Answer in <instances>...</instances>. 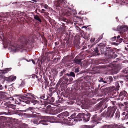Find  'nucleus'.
<instances>
[{
  "label": "nucleus",
  "mask_w": 128,
  "mask_h": 128,
  "mask_svg": "<svg viewBox=\"0 0 128 128\" xmlns=\"http://www.w3.org/2000/svg\"><path fill=\"white\" fill-rule=\"evenodd\" d=\"M90 116L89 115H86L85 114L83 119V120L85 122H88L90 119Z\"/></svg>",
  "instance_id": "4"
},
{
  "label": "nucleus",
  "mask_w": 128,
  "mask_h": 128,
  "mask_svg": "<svg viewBox=\"0 0 128 128\" xmlns=\"http://www.w3.org/2000/svg\"><path fill=\"white\" fill-rule=\"evenodd\" d=\"M11 70V68H8L4 70H0V73H1L3 74H5L8 72L10 71Z\"/></svg>",
  "instance_id": "5"
},
{
  "label": "nucleus",
  "mask_w": 128,
  "mask_h": 128,
  "mask_svg": "<svg viewBox=\"0 0 128 128\" xmlns=\"http://www.w3.org/2000/svg\"><path fill=\"white\" fill-rule=\"evenodd\" d=\"M123 40L122 38H120V39L117 40L118 42H119V43H121Z\"/></svg>",
  "instance_id": "14"
},
{
  "label": "nucleus",
  "mask_w": 128,
  "mask_h": 128,
  "mask_svg": "<svg viewBox=\"0 0 128 128\" xmlns=\"http://www.w3.org/2000/svg\"><path fill=\"white\" fill-rule=\"evenodd\" d=\"M34 18L35 20L39 21L40 23H41L42 22L41 20L40 19L39 17L37 15L35 16L34 17Z\"/></svg>",
  "instance_id": "6"
},
{
  "label": "nucleus",
  "mask_w": 128,
  "mask_h": 128,
  "mask_svg": "<svg viewBox=\"0 0 128 128\" xmlns=\"http://www.w3.org/2000/svg\"><path fill=\"white\" fill-rule=\"evenodd\" d=\"M95 40V39L94 38H93L91 39V41L92 42H94Z\"/></svg>",
  "instance_id": "17"
},
{
  "label": "nucleus",
  "mask_w": 128,
  "mask_h": 128,
  "mask_svg": "<svg viewBox=\"0 0 128 128\" xmlns=\"http://www.w3.org/2000/svg\"><path fill=\"white\" fill-rule=\"evenodd\" d=\"M127 46L128 47V45Z\"/></svg>",
  "instance_id": "39"
},
{
  "label": "nucleus",
  "mask_w": 128,
  "mask_h": 128,
  "mask_svg": "<svg viewBox=\"0 0 128 128\" xmlns=\"http://www.w3.org/2000/svg\"><path fill=\"white\" fill-rule=\"evenodd\" d=\"M3 44H6L7 46H8V45H10L11 43V42L10 41H8V40H6V42H3Z\"/></svg>",
  "instance_id": "8"
},
{
  "label": "nucleus",
  "mask_w": 128,
  "mask_h": 128,
  "mask_svg": "<svg viewBox=\"0 0 128 128\" xmlns=\"http://www.w3.org/2000/svg\"><path fill=\"white\" fill-rule=\"evenodd\" d=\"M103 82H104L105 84L106 83V82H104V81H103Z\"/></svg>",
  "instance_id": "32"
},
{
  "label": "nucleus",
  "mask_w": 128,
  "mask_h": 128,
  "mask_svg": "<svg viewBox=\"0 0 128 128\" xmlns=\"http://www.w3.org/2000/svg\"><path fill=\"white\" fill-rule=\"evenodd\" d=\"M99 82H103V80L102 79H101L99 81Z\"/></svg>",
  "instance_id": "24"
},
{
  "label": "nucleus",
  "mask_w": 128,
  "mask_h": 128,
  "mask_svg": "<svg viewBox=\"0 0 128 128\" xmlns=\"http://www.w3.org/2000/svg\"><path fill=\"white\" fill-rule=\"evenodd\" d=\"M123 92H121L119 96H122L123 95Z\"/></svg>",
  "instance_id": "19"
},
{
  "label": "nucleus",
  "mask_w": 128,
  "mask_h": 128,
  "mask_svg": "<svg viewBox=\"0 0 128 128\" xmlns=\"http://www.w3.org/2000/svg\"><path fill=\"white\" fill-rule=\"evenodd\" d=\"M31 60L32 62L33 63V64H35V63H36L33 60Z\"/></svg>",
  "instance_id": "21"
},
{
  "label": "nucleus",
  "mask_w": 128,
  "mask_h": 128,
  "mask_svg": "<svg viewBox=\"0 0 128 128\" xmlns=\"http://www.w3.org/2000/svg\"><path fill=\"white\" fill-rule=\"evenodd\" d=\"M116 36H114V38H112V39H116Z\"/></svg>",
  "instance_id": "28"
},
{
  "label": "nucleus",
  "mask_w": 128,
  "mask_h": 128,
  "mask_svg": "<svg viewBox=\"0 0 128 128\" xmlns=\"http://www.w3.org/2000/svg\"><path fill=\"white\" fill-rule=\"evenodd\" d=\"M62 113L64 118L68 116H69V113L68 112H64Z\"/></svg>",
  "instance_id": "9"
},
{
  "label": "nucleus",
  "mask_w": 128,
  "mask_h": 128,
  "mask_svg": "<svg viewBox=\"0 0 128 128\" xmlns=\"http://www.w3.org/2000/svg\"><path fill=\"white\" fill-rule=\"evenodd\" d=\"M48 6L47 5H44V8H45L46 9H47L48 8Z\"/></svg>",
  "instance_id": "18"
},
{
  "label": "nucleus",
  "mask_w": 128,
  "mask_h": 128,
  "mask_svg": "<svg viewBox=\"0 0 128 128\" xmlns=\"http://www.w3.org/2000/svg\"><path fill=\"white\" fill-rule=\"evenodd\" d=\"M12 106L13 107V108L14 109H15L16 108H15V105H12Z\"/></svg>",
  "instance_id": "20"
},
{
  "label": "nucleus",
  "mask_w": 128,
  "mask_h": 128,
  "mask_svg": "<svg viewBox=\"0 0 128 128\" xmlns=\"http://www.w3.org/2000/svg\"><path fill=\"white\" fill-rule=\"evenodd\" d=\"M87 28V27H86V26H84L82 27V28Z\"/></svg>",
  "instance_id": "33"
},
{
  "label": "nucleus",
  "mask_w": 128,
  "mask_h": 128,
  "mask_svg": "<svg viewBox=\"0 0 128 128\" xmlns=\"http://www.w3.org/2000/svg\"><path fill=\"white\" fill-rule=\"evenodd\" d=\"M16 77L15 76H11L8 78H5V80L8 81L12 82L14 80H15Z\"/></svg>",
  "instance_id": "2"
},
{
  "label": "nucleus",
  "mask_w": 128,
  "mask_h": 128,
  "mask_svg": "<svg viewBox=\"0 0 128 128\" xmlns=\"http://www.w3.org/2000/svg\"><path fill=\"white\" fill-rule=\"evenodd\" d=\"M85 114L84 113H80L78 114V116L81 119L82 118L83 119ZM81 120H82V119H81Z\"/></svg>",
  "instance_id": "7"
},
{
  "label": "nucleus",
  "mask_w": 128,
  "mask_h": 128,
  "mask_svg": "<svg viewBox=\"0 0 128 128\" xmlns=\"http://www.w3.org/2000/svg\"><path fill=\"white\" fill-rule=\"evenodd\" d=\"M64 122L66 124H68V120L67 119H64Z\"/></svg>",
  "instance_id": "15"
},
{
  "label": "nucleus",
  "mask_w": 128,
  "mask_h": 128,
  "mask_svg": "<svg viewBox=\"0 0 128 128\" xmlns=\"http://www.w3.org/2000/svg\"><path fill=\"white\" fill-rule=\"evenodd\" d=\"M11 48L12 51L14 52H18L20 49L22 48V47H19L18 46H17L16 47L14 46H12Z\"/></svg>",
  "instance_id": "3"
},
{
  "label": "nucleus",
  "mask_w": 128,
  "mask_h": 128,
  "mask_svg": "<svg viewBox=\"0 0 128 128\" xmlns=\"http://www.w3.org/2000/svg\"><path fill=\"white\" fill-rule=\"evenodd\" d=\"M58 117L60 118H64V117L63 116V115L62 114V113L61 114H59L58 115Z\"/></svg>",
  "instance_id": "10"
},
{
  "label": "nucleus",
  "mask_w": 128,
  "mask_h": 128,
  "mask_svg": "<svg viewBox=\"0 0 128 128\" xmlns=\"http://www.w3.org/2000/svg\"><path fill=\"white\" fill-rule=\"evenodd\" d=\"M4 18H2V17H0V21H2L3 20H4Z\"/></svg>",
  "instance_id": "16"
},
{
  "label": "nucleus",
  "mask_w": 128,
  "mask_h": 128,
  "mask_svg": "<svg viewBox=\"0 0 128 128\" xmlns=\"http://www.w3.org/2000/svg\"><path fill=\"white\" fill-rule=\"evenodd\" d=\"M79 19H80V20L81 21H83V19L82 18H79Z\"/></svg>",
  "instance_id": "23"
},
{
  "label": "nucleus",
  "mask_w": 128,
  "mask_h": 128,
  "mask_svg": "<svg viewBox=\"0 0 128 128\" xmlns=\"http://www.w3.org/2000/svg\"><path fill=\"white\" fill-rule=\"evenodd\" d=\"M77 69H76V71L77 72H79V71L78 70V71H77L76 70Z\"/></svg>",
  "instance_id": "30"
},
{
  "label": "nucleus",
  "mask_w": 128,
  "mask_h": 128,
  "mask_svg": "<svg viewBox=\"0 0 128 128\" xmlns=\"http://www.w3.org/2000/svg\"><path fill=\"white\" fill-rule=\"evenodd\" d=\"M32 0V1L34 2H36V0Z\"/></svg>",
  "instance_id": "31"
},
{
  "label": "nucleus",
  "mask_w": 128,
  "mask_h": 128,
  "mask_svg": "<svg viewBox=\"0 0 128 128\" xmlns=\"http://www.w3.org/2000/svg\"><path fill=\"white\" fill-rule=\"evenodd\" d=\"M28 97H27L26 98H27V99H28Z\"/></svg>",
  "instance_id": "34"
},
{
  "label": "nucleus",
  "mask_w": 128,
  "mask_h": 128,
  "mask_svg": "<svg viewBox=\"0 0 128 128\" xmlns=\"http://www.w3.org/2000/svg\"><path fill=\"white\" fill-rule=\"evenodd\" d=\"M12 100H14V99H13V98L12 99Z\"/></svg>",
  "instance_id": "35"
},
{
  "label": "nucleus",
  "mask_w": 128,
  "mask_h": 128,
  "mask_svg": "<svg viewBox=\"0 0 128 128\" xmlns=\"http://www.w3.org/2000/svg\"><path fill=\"white\" fill-rule=\"evenodd\" d=\"M103 34H102V35H101L100 37L98 38V41H99L100 40H101V39H102V38L103 37Z\"/></svg>",
  "instance_id": "13"
},
{
  "label": "nucleus",
  "mask_w": 128,
  "mask_h": 128,
  "mask_svg": "<svg viewBox=\"0 0 128 128\" xmlns=\"http://www.w3.org/2000/svg\"><path fill=\"white\" fill-rule=\"evenodd\" d=\"M120 38V36H118V37H117V38H118V39L119 38Z\"/></svg>",
  "instance_id": "26"
},
{
  "label": "nucleus",
  "mask_w": 128,
  "mask_h": 128,
  "mask_svg": "<svg viewBox=\"0 0 128 128\" xmlns=\"http://www.w3.org/2000/svg\"><path fill=\"white\" fill-rule=\"evenodd\" d=\"M127 124H128V122H127Z\"/></svg>",
  "instance_id": "38"
},
{
  "label": "nucleus",
  "mask_w": 128,
  "mask_h": 128,
  "mask_svg": "<svg viewBox=\"0 0 128 128\" xmlns=\"http://www.w3.org/2000/svg\"><path fill=\"white\" fill-rule=\"evenodd\" d=\"M126 116H127V118H128V113H127L126 115Z\"/></svg>",
  "instance_id": "27"
},
{
  "label": "nucleus",
  "mask_w": 128,
  "mask_h": 128,
  "mask_svg": "<svg viewBox=\"0 0 128 128\" xmlns=\"http://www.w3.org/2000/svg\"><path fill=\"white\" fill-rule=\"evenodd\" d=\"M16 96V103L17 104H20L21 103L20 102H25V103L27 104H29L30 103V101H23L22 100L23 98V97L20 96H17V95H15V96Z\"/></svg>",
  "instance_id": "1"
},
{
  "label": "nucleus",
  "mask_w": 128,
  "mask_h": 128,
  "mask_svg": "<svg viewBox=\"0 0 128 128\" xmlns=\"http://www.w3.org/2000/svg\"><path fill=\"white\" fill-rule=\"evenodd\" d=\"M125 49L126 50V48H125Z\"/></svg>",
  "instance_id": "36"
},
{
  "label": "nucleus",
  "mask_w": 128,
  "mask_h": 128,
  "mask_svg": "<svg viewBox=\"0 0 128 128\" xmlns=\"http://www.w3.org/2000/svg\"><path fill=\"white\" fill-rule=\"evenodd\" d=\"M70 76H72L74 77H75V74L74 72H70Z\"/></svg>",
  "instance_id": "11"
},
{
  "label": "nucleus",
  "mask_w": 128,
  "mask_h": 128,
  "mask_svg": "<svg viewBox=\"0 0 128 128\" xmlns=\"http://www.w3.org/2000/svg\"><path fill=\"white\" fill-rule=\"evenodd\" d=\"M4 78V76L2 75H0V80H2V78L3 79H5V78Z\"/></svg>",
  "instance_id": "12"
},
{
  "label": "nucleus",
  "mask_w": 128,
  "mask_h": 128,
  "mask_svg": "<svg viewBox=\"0 0 128 128\" xmlns=\"http://www.w3.org/2000/svg\"><path fill=\"white\" fill-rule=\"evenodd\" d=\"M45 11V10L44 9H42V12H41L42 13L44 12Z\"/></svg>",
  "instance_id": "22"
},
{
  "label": "nucleus",
  "mask_w": 128,
  "mask_h": 128,
  "mask_svg": "<svg viewBox=\"0 0 128 128\" xmlns=\"http://www.w3.org/2000/svg\"><path fill=\"white\" fill-rule=\"evenodd\" d=\"M126 114V112H124L122 114L123 115H125Z\"/></svg>",
  "instance_id": "25"
},
{
  "label": "nucleus",
  "mask_w": 128,
  "mask_h": 128,
  "mask_svg": "<svg viewBox=\"0 0 128 128\" xmlns=\"http://www.w3.org/2000/svg\"><path fill=\"white\" fill-rule=\"evenodd\" d=\"M43 124L45 125H47L48 124H47V123H46V124H44V123Z\"/></svg>",
  "instance_id": "29"
},
{
  "label": "nucleus",
  "mask_w": 128,
  "mask_h": 128,
  "mask_svg": "<svg viewBox=\"0 0 128 128\" xmlns=\"http://www.w3.org/2000/svg\"><path fill=\"white\" fill-rule=\"evenodd\" d=\"M32 108H31V109H32Z\"/></svg>",
  "instance_id": "37"
}]
</instances>
